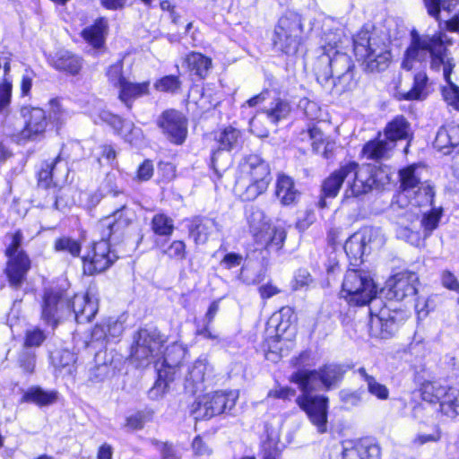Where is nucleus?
<instances>
[{
	"label": "nucleus",
	"instance_id": "nucleus-1",
	"mask_svg": "<svg viewBox=\"0 0 459 459\" xmlns=\"http://www.w3.org/2000/svg\"><path fill=\"white\" fill-rule=\"evenodd\" d=\"M439 28L440 30L433 35H420L415 30L411 31V43L405 51L402 66L409 71L417 63L421 64L429 59L431 69L439 71L442 68L443 76L448 83L447 88H443L444 99L448 105L459 110V88L450 80L455 62L447 49L453 45V39L443 30L441 23Z\"/></svg>",
	"mask_w": 459,
	"mask_h": 459
},
{
	"label": "nucleus",
	"instance_id": "nucleus-2",
	"mask_svg": "<svg viewBox=\"0 0 459 459\" xmlns=\"http://www.w3.org/2000/svg\"><path fill=\"white\" fill-rule=\"evenodd\" d=\"M342 377V370L340 366L328 365L318 371L299 370L290 377L303 393L297 398L298 404L307 413L319 434L327 432L328 399L323 395H311L310 393L322 387L330 388Z\"/></svg>",
	"mask_w": 459,
	"mask_h": 459
},
{
	"label": "nucleus",
	"instance_id": "nucleus-3",
	"mask_svg": "<svg viewBox=\"0 0 459 459\" xmlns=\"http://www.w3.org/2000/svg\"><path fill=\"white\" fill-rule=\"evenodd\" d=\"M355 56L368 72L385 70L391 62V52L385 41L368 30H360L353 38Z\"/></svg>",
	"mask_w": 459,
	"mask_h": 459
},
{
	"label": "nucleus",
	"instance_id": "nucleus-4",
	"mask_svg": "<svg viewBox=\"0 0 459 459\" xmlns=\"http://www.w3.org/2000/svg\"><path fill=\"white\" fill-rule=\"evenodd\" d=\"M271 179L270 167L259 155L245 156L239 162L236 185L246 190V199H255L265 192Z\"/></svg>",
	"mask_w": 459,
	"mask_h": 459
},
{
	"label": "nucleus",
	"instance_id": "nucleus-5",
	"mask_svg": "<svg viewBox=\"0 0 459 459\" xmlns=\"http://www.w3.org/2000/svg\"><path fill=\"white\" fill-rule=\"evenodd\" d=\"M341 294L351 305L365 306L376 298L377 286L368 273L349 270L345 273Z\"/></svg>",
	"mask_w": 459,
	"mask_h": 459
},
{
	"label": "nucleus",
	"instance_id": "nucleus-6",
	"mask_svg": "<svg viewBox=\"0 0 459 459\" xmlns=\"http://www.w3.org/2000/svg\"><path fill=\"white\" fill-rule=\"evenodd\" d=\"M238 398L236 391H217L197 398L190 406V414L196 420H209L232 410Z\"/></svg>",
	"mask_w": 459,
	"mask_h": 459
},
{
	"label": "nucleus",
	"instance_id": "nucleus-7",
	"mask_svg": "<svg viewBox=\"0 0 459 459\" xmlns=\"http://www.w3.org/2000/svg\"><path fill=\"white\" fill-rule=\"evenodd\" d=\"M22 238V233L20 230L16 231L11 236V243L5 251L8 256L5 273L10 286L14 289L22 287L30 269L29 256L20 249Z\"/></svg>",
	"mask_w": 459,
	"mask_h": 459
},
{
	"label": "nucleus",
	"instance_id": "nucleus-8",
	"mask_svg": "<svg viewBox=\"0 0 459 459\" xmlns=\"http://www.w3.org/2000/svg\"><path fill=\"white\" fill-rule=\"evenodd\" d=\"M165 337L157 329H141L132 347L131 356L137 367L149 365L156 357L161 354Z\"/></svg>",
	"mask_w": 459,
	"mask_h": 459
},
{
	"label": "nucleus",
	"instance_id": "nucleus-9",
	"mask_svg": "<svg viewBox=\"0 0 459 459\" xmlns=\"http://www.w3.org/2000/svg\"><path fill=\"white\" fill-rule=\"evenodd\" d=\"M351 69H353V64L350 56L339 50H335L333 54L323 53L314 64L316 81L322 86H327L331 79Z\"/></svg>",
	"mask_w": 459,
	"mask_h": 459
},
{
	"label": "nucleus",
	"instance_id": "nucleus-10",
	"mask_svg": "<svg viewBox=\"0 0 459 459\" xmlns=\"http://www.w3.org/2000/svg\"><path fill=\"white\" fill-rule=\"evenodd\" d=\"M301 32L302 24L298 15L281 17L273 36L274 48L286 54L295 53L298 50Z\"/></svg>",
	"mask_w": 459,
	"mask_h": 459
},
{
	"label": "nucleus",
	"instance_id": "nucleus-11",
	"mask_svg": "<svg viewBox=\"0 0 459 459\" xmlns=\"http://www.w3.org/2000/svg\"><path fill=\"white\" fill-rule=\"evenodd\" d=\"M186 355L185 348L177 342L169 346L163 356L161 366L163 368H158V379L150 390L149 394L152 399L161 397L167 391L169 382L173 378L169 376V370L175 369L178 367Z\"/></svg>",
	"mask_w": 459,
	"mask_h": 459
},
{
	"label": "nucleus",
	"instance_id": "nucleus-12",
	"mask_svg": "<svg viewBox=\"0 0 459 459\" xmlns=\"http://www.w3.org/2000/svg\"><path fill=\"white\" fill-rule=\"evenodd\" d=\"M157 126L172 143L181 145L187 136V118L178 110L167 109L157 118Z\"/></svg>",
	"mask_w": 459,
	"mask_h": 459
},
{
	"label": "nucleus",
	"instance_id": "nucleus-13",
	"mask_svg": "<svg viewBox=\"0 0 459 459\" xmlns=\"http://www.w3.org/2000/svg\"><path fill=\"white\" fill-rule=\"evenodd\" d=\"M347 178L344 198L358 197L368 193L375 183L369 168L359 167L357 163L346 164Z\"/></svg>",
	"mask_w": 459,
	"mask_h": 459
},
{
	"label": "nucleus",
	"instance_id": "nucleus-14",
	"mask_svg": "<svg viewBox=\"0 0 459 459\" xmlns=\"http://www.w3.org/2000/svg\"><path fill=\"white\" fill-rule=\"evenodd\" d=\"M106 237L95 242L91 251L82 257L83 270L85 273L94 274L107 270L117 256L110 251V246Z\"/></svg>",
	"mask_w": 459,
	"mask_h": 459
},
{
	"label": "nucleus",
	"instance_id": "nucleus-15",
	"mask_svg": "<svg viewBox=\"0 0 459 459\" xmlns=\"http://www.w3.org/2000/svg\"><path fill=\"white\" fill-rule=\"evenodd\" d=\"M66 299L60 290H46L41 305V319L51 326H56L64 312L67 310Z\"/></svg>",
	"mask_w": 459,
	"mask_h": 459
},
{
	"label": "nucleus",
	"instance_id": "nucleus-16",
	"mask_svg": "<svg viewBox=\"0 0 459 459\" xmlns=\"http://www.w3.org/2000/svg\"><path fill=\"white\" fill-rule=\"evenodd\" d=\"M135 219V212L124 204L111 215L105 217L99 223L103 237H111L114 234H121Z\"/></svg>",
	"mask_w": 459,
	"mask_h": 459
},
{
	"label": "nucleus",
	"instance_id": "nucleus-17",
	"mask_svg": "<svg viewBox=\"0 0 459 459\" xmlns=\"http://www.w3.org/2000/svg\"><path fill=\"white\" fill-rule=\"evenodd\" d=\"M417 283L418 276L416 273L406 271L400 272L387 281L388 296L390 299L400 301L407 298H412L417 293Z\"/></svg>",
	"mask_w": 459,
	"mask_h": 459
},
{
	"label": "nucleus",
	"instance_id": "nucleus-18",
	"mask_svg": "<svg viewBox=\"0 0 459 459\" xmlns=\"http://www.w3.org/2000/svg\"><path fill=\"white\" fill-rule=\"evenodd\" d=\"M380 446L368 439L347 442L342 452V459H380Z\"/></svg>",
	"mask_w": 459,
	"mask_h": 459
},
{
	"label": "nucleus",
	"instance_id": "nucleus-19",
	"mask_svg": "<svg viewBox=\"0 0 459 459\" xmlns=\"http://www.w3.org/2000/svg\"><path fill=\"white\" fill-rule=\"evenodd\" d=\"M67 310L72 309L77 323L90 322L98 311V303L88 294H76L72 301H66Z\"/></svg>",
	"mask_w": 459,
	"mask_h": 459
},
{
	"label": "nucleus",
	"instance_id": "nucleus-20",
	"mask_svg": "<svg viewBox=\"0 0 459 459\" xmlns=\"http://www.w3.org/2000/svg\"><path fill=\"white\" fill-rule=\"evenodd\" d=\"M368 328L372 337L386 339L395 332L396 324L390 316L388 309L383 308L376 315L370 312Z\"/></svg>",
	"mask_w": 459,
	"mask_h": 459
},
{
	"label": "nucleus",
	"instance_id": "nucleus-21",
	"mask_svg": "<svg viewBox=\"0 0 459 459\" xmlns=\"http://www.w3.org/2000/svg\"><path fill=\"white\" fill-rule=\"evenodd\" d=\"M22 112L26 118L25 127L22 132L24 138L33 139L45 132L48 120L46 113L42 108H23Z\"/></svg>",
	"mask_w": 459,
	"mask_h": 459
},
{
	"label": "nucleus",
	"instance_id": "nucleus-22",
	"mask_svg": "<svg viewBox=\"0 0 459 459\" xmlns=\"http://www.w3.org/2000/svg\"><path fill=\"white\" fill-rule=\"evenodd\" d=\"M433 144L444 154H449L453 151L459 153V125L450 124L439 128Z\"/></svg>",
	"mask_w": 459,
	"mask_h": 459
},
{
	"label": "nucleus",
	"instance_id": "nucleus-23",
	"mask_svg": "<svg viewBox=\"0 0 459 459\" xmlns=\"http://www.w3.org/2000/svg\"><path fill=\"white\" fill-rule=\"evenodd\" d=\"M209 365L205 359H197L188 368L185 377V389L195 394L204 389V381L208 374Z\"/></svg>",
	"mask_w": 459,
	"mask_h": 459
},
{
	"label": "nucleus",
	"instance_id": "nucleus-24",
	"mask_svg": "<svg viewBox=\"0 0 459 459\" xmlns=\"http://www.w3.org/2000/svg\"><path fill=\"white\" fill-rule=\"evenodd\" d=\"M221 226L214 219L208 217L195 218L189 226L190 237L196 244H204L214 231H220Z\"/></svg>",
	"mask_w": 459,
	"mask_h": 459
},
{
	"label": "nucleus",
	"instance_id": "nucleus-25",
	"mask_svg": "<svg viewBox=\"0 0 459 459\" xmlns=\"http://www.w3.org/2000/svg\"><path fill=\"white\" fill-rule=\"evenodd\" d=\"M275 196L282 205H290L296 203L299 196L291 178L281 174L278 176L275 185Z\"/></svg>",
	"mask_w": 459,
	"mask_h": 459
},
{
	"label": "nucleus",
	"instance_id": "nucleus-26",
	"mask_svg": "<svg viewBox=\"0 0 459 459\" xmlns=\"http://www.w3.org/2000/svg\"><path fill=\"white\" fill-rule=\"evenodd\" d=\"M50 359L55 369L64 376H73L76 371V355L69 350L51 352Z\"/></svg>",
	"mask_w": 459,
	"mask_h": 459
},
{
	"label": "nucleus",
	"instance_id": "nucleus-27",
	"mask_svg": "<svg viewBox=\"0 0 459 459\" xmlns=\"http://www.w3.org/2000/svg\"><path fill=\"white\" fill-rule=\"evenodd\" d=\"M429 78L425 72L414 75L412 88L408 91H399L397 97L401 100H423L429 95Z\"/></svg>",
	"mask_w": 459,
	"mask_h": 459
},
{
	"label": "nucleus",
	"instance_id": "nucleus-28",
	"mask_svg": "<svg viewBox=\"0 0 459 459\" xmlns=\"http://www.w3.org/2000/svg\"><path fill=\"white\" fill-rule=\"evenodd\" d=\"M57 399V391H47L40 386H31L23 394L22 402L34 403L38 406H48L56 403Z\"/></svg>",
	"mask_w": 459,
	"mask_h": 459
},
{
	"label": "nucleus",
	"instance_id": "nucleus-29",
	"mask_svg": "<svg viewBox=\"0 0 459 459\" xmlns=\"http://www.w3.org/2000/svg\"><path fill=\"white\" fill-rule=\"evenodd\" d=\"M149 82L135 83L126 80L119 90V100L131 108L134 100L149 94Z\"/></svg>",
	"mask_w": 459,
	"mask_h": 459
},
{
	"label": "nucleus",
	"instance_id": "nucleus-30",
	"mask_svg": "<svg viewBox=\"0 0 459 459\" xmlns=\"http://www.w3.org/2000/svg\"><path fill=\"white\" fill-rule=\"evenodd\" d=\"M411 136V126L403 116L395 117L385 128V137L394 144L398 140H406Z\"/></svg>",
	"mask_w": 459,
	"mask_h": 459
},
{
	"label": "nucleus",
	"instance_id": "nucleus-31",
	"mask_svg": "<svg viewBox=\"0 0 459 459\" xmlns=\"http://www.w3.org/2000/svg\"><path fill=\"white\" fill-rule=\"evenodd\" d=\"M394 148V143L388 142L385 137V139H377L366 143L363 147L362 153L368 160H378L388 159Z\"/></svg>",
	"mask_w": 459,
	"mask_h": 459
},
{
	"label": "nucleus",
	"instance_id": "nucleus-32",
	"mask_svg": "<svg viewBox=\"0 0 459 459\" xmlns=\"http://www.w3.org/2000/svg\"><path fill=\"white\" fill-rule=\"evenodd\" d=\"M438 411L449 419H455L459 414V389L445 386Z\"/></svg>",
	"mask_w": 459,
	"mask_h": 459
},
{
	"label": "nucleus",
	"instance_id": "nucleus-33",
	"mask_svg": "<svg viewBox=\"0 0 459 459\" xmlns=\"http://www.w3.org/2000/svg\"><path fill=\"white\" fill-rule=\"evenodd\" d=\"M53 66L59 71L75 75L82 68V60L68 51H59L53 59Z\"/></svg>",
	"mask_w": 459,
	"mask_h": 459
},
{
	"label": "nucleus",
	"instance_id": "nucleus-34",
	"mask_svg": "<svg viewBox=\"0 0 459 459\" xmlns=\"http://www.w3.org/2000/svg\"><path fill=\"white\" fill-rule=\"evenodd\" d=\"M346 165L331 173L322 183V193L325 197H335L343 182L346 181Z\"/></svg>",
	"mask_w": 459,
	"mask_h": 459
},
{
	"label": "nucleus",
	"instance_id": "nucleus-35",
	"mask_svg": "<svg viewBox=\"0 0 459 459\" xmlns=\"http://www.w3.org/2000/svg\"><path fill=\"white\" fill-rule=\"evenodd\" d=\"M107 30L108 22L105 19L100 18L94 24L85 28L82 32V36L89 44L98 48L102 46Z\"/></svg>",
	"mask_w": 459,
	"mask_h": 459
},
{
	"label": "nucleus",
	"instance_id": "nucleus-36",
	"mask_svg": "<svg viewBox=\"0 0 459 459\" xmlns=\"http://www.w3.org/2000/svg\"><path fill=\"white\" fill-rule=\"evenodd\" d=\"M219 150L231 151L238 148L242 143L241 132L234 127L229 126L220 131L215 135Z\"/></svg>",
	"mask_w": 459,
	"mask_h": 459
},
{
	"label": "nucleus",
	"instance_id": "nucleus-37",
	"mask_svg": "<svg viewBox=\"0 0 459 459\" xmlns=\"http://www.w3.org/2000/svg\"><path fill=\"white\" fill-rule=\"evenodd\" d=\"M186 63L189 72L201 79L207 76L212 67V59L197 52L187 55Z\"/></svg>",
	"mask_w": 459,
	"mask_h": 459
},
{
	"label": "nucleus",
	"instance_id": "nucleus-38",
	"mask_svg": "<svg viewBox=\"0 0 459 459\" xmlns=\"http://www.w3.org/2000/svg\"><path fill=\"white\" fill-rule=\"evenodd\" d=\"M247 219L255 240L270 226L264 212L255 206H251L247 211Z\"/></svg>",
	"mask_w": 459,
	"mask_h": 459
},
{
	"label": "nucleus",
	"instance_id": "nucleus-39",
	"mask_svg": "<svg viewBox=\"0 0 459 459\" xmlns=\"http://www.w3.org/2000/svg\"><path fill=\"white\" fill-rule=\"evenodd\" d=\"M285 238L286 232L283 228L272 227L270 225L255 241L264 245L266 248L275 247L279 249L281 247Z\"/></svg>",
	"mask_w": 459,
	"mask_h": 459
},
{
	"label": "nucleus",
	"instance_id": "nucleus-40",
	"mask_svg": "<svg viewBox=\"0 0 459 459\" xmlns=\"http://www.w3.org/2000/svg\"><path fill=\"white\" fill-rule=\"evenodd\" d=\"M290 112V103L280 98L273 100L263 111L273 125H276L279 121L287 118Z\"/></svg>",
	"mask_w": 459,
	"mask_h": 459
},
{
	"label": "nucleus",
	"instance_id": "nucleus-41",
	"mask_svg": "<svg viewBox=\"0 0 459 459\" xmlns=\"http://www.w3.org/2000/svg\"><path fill=\"white\" fill-rule=\"evenodd\" d=\"M420 169L415 165L410 166L400 171L401 186L403 191L409 193L423 184L421 182ZM424 184H427L426 182Z\"/></svg>",
	"mask_w": 459,
	"mask_h": 459
},
{
	"label": "nucleus",
	"instance_id": "nucleus-42",
	"mask_svg": "<svg viewBox=\"0 0 459 459\" xmlns=\"http://www.w3.org/2000/svg\"><path fill=\"white\" fill-rule=\"evenodd\" d=\"M343 247L347 255L354 261L361 259L362 256L368 252L367 246L359 231L352 234L346 240Z\"/></svg>",
	"mask_w": 459,
	"mask_h": 459
},
{
	"label": "nucleus",
	"instance_id": "nucleus-43",
	"mask_svg": "<svg viewBox=\"0 0 459 459\" xmlns=\"http://www.w3.org/2000/svg\"><path fill=\"white\" fill-rule=\"evenodd\" d=\"M369 252L372 248H380L385 242V234L377 227H365L359 231Z\"/></svg>",
	"mask_w": 459,
	"mask_h": 459
},
{
	"label": "nucleus",
	"instance_id": "nucleus-44",
	"mask_svg": "<svg viewBox=\"0 0 459 459\" xmlns=\"http://www.w3.org/2000/svg\"><path fill=\"white\" fill-rule=\"evenodd\" d=\"M424 3L429 14L437 21L441 10L451 13L459 6V0H424Z\"/></svg>",
	"mask_w": 459,
	"mask_h": 459
},
{
	"label": "nucleus",
	"instance_id": "nucleus-45",
	"mask_svg": "<svg viewBox=\"0 0 459 459\" xmlns=\"http://www.w3.org/2000/svg\"><path fill=\"white\" fill-rule=\"evenodd\" d=\"M124 332L123 323L117 319L109 318L103 325H97L93 330V335L96 338H101L102 333L107 339L117 338Z\"/></svg>",
	"mask_w": 459,
	"mask_h": 459
},
{
	"label": "nucleus",
	"instance_id": "nucleus-46",
	"mask_svg": "<svg viewBox=\"0 0 459 459\" xmlns=\"http://www.w3.org/2000/svg\"><path fill=\"white\" fill-rule=\"evenodd\" d=\"M435 192L433 186L428 184H421L419 189L414 192V196L411 201L412 206L429 207L432 206Z\"/></svg>",
	"mask_w": 459,
	"mask_h": 459
},
{
	"label": "nucleus",
	"instance_id": "nucleus-47",
	"mask_svg": "<svg viewBox=\"0 0 459 459\" xmlns=\"http://www.w3.org/2000/svg\"><path fill=\"white\" fill-rule=\"evenodd\" d=\"M421 397L429 403H437L440 402L442 395L445 394V386L437 382H424L420 387Z\"/></svg>",
	"mask_w": 459,
	"mask_h": 459
},
{
	"label": "nucleus",
	"instance_id": "nucleus-48",
	"mask_svg": "<svg viewBox=\"0 0 459 459\" xmlns=\"http://www.w3.org/2000/svg\"><path fill=\"white\" fill-rule=\"evenodd\" d=\"M81 248L82 245L77 239L66 236L58 238L54 242V249L56 252L66 253L73 257L79 256Z\"/></svg>",
	"mask_w": 459,
	"mask_h": 459
},
{
	"label": "nucleus",
	"instance_id": "nucleus-49",
	"mask_svg": "<svg viewBox=\"0 0 459 459\" xmlns=\"http://www.w3.org/2000/svg\"><path fill=\"white\" fill-rule=\"evenodd\" d=\"M152 229L160 236H170L174 230L173 220L165 214H156L152 220Z\"/></svg>",
	"mask_w": 459,
	"mask_h": 459
},
{
	"label": "nucleus",
	"instance_id": "nucleus-50",
	"mask_svg": "<svg viewBox=\"0 0 459 459\" xmlns=\"http://www.w3.org/2000/svg\"><path fill=\"white\" fill-rule=\"evenodd\" d=\"M344 37L343 30L341 28H337L334 30H329L325 32L324 40L325 46H324V53H332L338 50L339 46L342 42Z\"/></svg>",
	"mask_w": 459,
	"mask_h": 459
},
{
	"label": "nucleus",
	"instance_id": "nucleus-51",
	"mask_svg": "<svg viewBox=\"0 0 459 459\" xmlns=\"http://www.w3.org/2000/svg\"><path fill=\"white\" fill-rule=\"evenodd\" d=\"M354 85V75H353V70L351 69L350 71L339 74L335 76L334 78L331 79L329 84L327 86H324L327 89H332L333 87H340L341 91H347L351 89V87Z\"/></svg>",
	"mask_w": 459,
	"mask_h": 459
},
{
	"label": "nucleus",
	"instance_id": "nucleus-52",
	"mask_svg": "<svg viewBox=\"0 0 459 459\" xmlns=\"http://www.w3.org/2000/svg\"><path fill=\"white\" fill-rule=\"evenodd\" d=\"M119 134L131 144H136L143 137L142 130L131 121L125 123L124 126L120 128Z\"/></svg>",
	"mask_w": 459,
	"mask_h": 459
},
{
	"label": "nucleus",
	"instance_id": "nucleus-53",
	"mask_svg": "<svg viewBox=\"0 0 459 459\" xmlns=\"http://www.w3.org/2000/svg\"><path fill=\"white\" fill-rule=\"evenodd\" d=\"M17 363L25 373L31 374L35 368V353L26 348L22 349L18 355Z\"/></svg>",
	"mask_w": 459,
	"mask_h": 459
},
{
	"label": "nucleus",
	"instance_id": "nucleus-54",
	"mask_svg": "<svg viewBox=\"0 0 459 459\" xmlns=\"http://www.w3.org/2000/svg\"><path fill=\"white\" fill-rule=\"evenodd\" d=\"M12 82L5 78L0 83V113L8 111L12 99Z\"/></svg>",
	"mask_w": 459,
	"mask_h": 459
},
{
	"label": "nucleus",
	"instance_id": "nucleus-55",
	"mask_svg": "<svg viewBox=\"0 0 459 459\" xmlns=\"http://www.w3.org/2000/svg\"><path fill=\"white\" fill-rule=\"evenodd\" d=\"M181 82L178 77L174 75L164 76L154 84L156 90L165 92H175L179 89Z\"/></svg>",
	"mask_w": 459,
	"mask_h": 459
},
{
	"label": "nucleus",
	"instance_id": "nucleus-56",
	"mask_svg": "<svg viewBox=\"0 0 459 459\" xmlns=\"http://www.w3.org/2000/svg\"><path fill=\"white\" fill-rule=\"evenodd\" d=\"M122 65L120 63L112 65L108 67L107 71V76L109 82L116 88L122 87L123 83L126 82V79L123 76L122 74Z\"/></svg>",
	"mask_w": 459,
	"mask_h": 459
},
{
	"label": "nucleus",
	"instance_id": "nucleus-57",
	"mask_svg": "<svg viewBox=\"0 0 459 459\" xmlns=\"http://www.w3.org/2000/svg\"><path fill=\"white\" fill-rule=\"evenodd\" d=\"M367 386L368 393L377 399L385 401L389 398L388 388L385 385L377 382L376 378H369Z\"/></svg>",
	"mask_w": 459,
	"mask_h": 459
},
{
	"label": "nucleus",
	"instance_id": "nucleus-58",
	"mask_svg": "<svg viewBox=\"0 0 459 459\" xmlns=\"http://www.w3.org/2000/svg\"><path fill=\"white\" fill-rule=\"evenodd\" d=\"M440 219V213L437 211H431L429 213H424L421 220V226L424 230L425 236L429 235L438 224Z\"/></svg>",
	"mask_w": 459,
	"mask_h": 459
},
{
	"label": "nucleus",
	"instance_id": "nucleus-59",
	"mask_svg": "<svg viewBox=\"0 0 459 459\" xmlns=\"http://www.w3.org/2000/svg\"><path fill=\"white\" fill-rule=\"evenodd\" d=\"M163 253L170 258L183 260L186 257V245L183 241L175 240Z\"/></svg>",
	"mask_w": 459,
	"mask_h": 459
},
{
	"label": "nucleus",
	"instance_id": "nucleus-60",
	"mask_svg": "<svg viewBox=\"0 0 459 459\" xmlns=\"http://www.w3.org/2000/svg\"><path fill=\"white\" fill-rule=\"evenodd\" d=\"M103 196L102 189H98L94 192H85L81 195V203L86 208L91 209L101 201Z\"/></svg>",
	"mask_w": 459,
	"mask_h": 459
},
{
	"label": "nucleus",
	"instance_id": "nucleus-61",
	"mask_svg": "<svg viewBox=\"0 0 459 459\" xmlns=\"http://www.w3.org/2000/svg\"><path fill=\"white\" fill-rule=\"evenodd\" d=\"M306 134L311 141V145L316 152H320L322 149V144H325V142L327 140L324 137L323 132L317 127L308 128Z\"/></svg>",
	"mask_w": 459,
	"mask_h": 459
},
{
	"label": "nucleus",
	"instance_id": "nucleus-62",
	"mask_svg": "<svg viewBox=\"0 0 459 459\" xmlns=\"http://www.w3.org/2000/svg\"><path fill=\"white\" fill-rule=\"evenodd\" d=\"M299 107L303 108L305 116L308 119L316 120L319 118L321 109L316 102L304 99L299 101Z\"/></svg>",
	"mask_w": 459,
	"mask_h": 459
},
{
	"label": "nucleus",
	"instance_id": "nucleus-63",
	"mask_svg": "<svg viewBox=\"0 0 459 459\" xmlns=\"http://www.w3.org/2000/svg\"><path fill=\"white\" fill-rule=\"evenodd\" d=\"M46 336L40 329H33L30 330L26 333L25 338V348L27 347H38L45 340Z\"/></svg>",
	"mask_w": 459,
	"mask_h": 459
},
{
	"label": "nucleus",
	"instance_id": "nucleus-64",
	"mask_svg": "<svg viewBox=\"0 0 459 459\" xmlns=\"http://www.w3.org/2000/svg\"><path fill=\"white\" fill-rule=\"evenodd\" d=\"M100 118L101 121L110 125L118 134L120 133V128L124 126L126 120H123L121 117L111 114L108 111H101L100 114Z\"/></svg>",
	"mask_w": 459,
	"mask_h": 459
}]
</instances>
